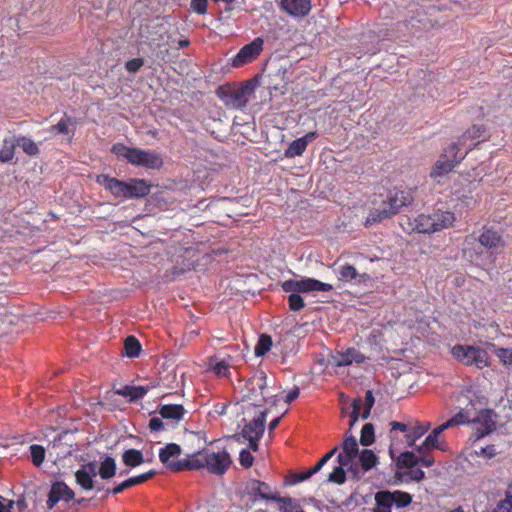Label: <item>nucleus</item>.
<instances>
[{"mask_svg": "<svg viewBox=\"0 0 512 512\" xmlns=\"http://www.w3.org/2000/svg\"><path fill=\"white\" fill-rule=\"evenodd\" d=\"M96 182L109 191L115 198L139 199L150 194L152 184L141 178H130L128 181L119 180L108 174H100Z\"/></svg>", "mask_w": 512, "mask_h": 512, "instance_id": "obj_1", "label": "nucleus"}, {"mask_svg": "<svg viewBox=\"0 0 512 512\" xmlns=\"http://www.w3.org/2000/svg\"><path fill=\"white\" fill-rule=\"evenodd\" d=\"M410 13L411 15L405 21L406 26L413 34L418 31H427L434 27L443 26L448 21L447 11L433 4L422 5L410 11Z\"/></svg>", "mask_w": 512, "mask_h": 512, "instance_id": "obj_2", "label": "nucleus"}, {"mask_svg": "<svg viewBox=\"0 0 512 512\" xmlns=\"http://www.w3.org/2000/svg\"><path fill=\"white\" fill-rule=\"evenodd\" d=\"M258 86V77L245 81L239 86L221 85L216 90L217 97L225 106L233 109H243L246 107L249 98L253 95Z\"/></svg>", "mask_w": 512, "mask_h": 512, "instance_id": "obj_3", "label": "nucleus"}, {"mask_svg": "<svg viewBox=\"0 0 512 512\" xmlns=\"http://www.w3.org/2000/svg\"><path fill=\"white\" fill-rule=\"evenodd\" d=\"M413 202V197L410 193L405 191H397L393 195L388 196L387 200L383 201L379 208L373 209L369 212L365 227H371L383 220L389 219L399 213L400 209L408 206Z\"/></svg>", "mask_w": 512, "mask_h": 512, "instance_id": "obj_4", "label": "nucleus"}, {"mask_svg": "<svg viewBox=\"0 0 512 512\" xmlns=\"http://www.w3.org/2000/svg\"><path fill=\"white\" fill-rule=\"evenodd\" d=\"M455 219V214L451 211L435 210L428 215H419L411 225L412 230L418 233L431 234L452 226Z\"/></svg>", "mask_w": 512, "mask_h": 512, "instance_id": "obj_5", "label": "nucleus"}, {"mask_svg": "<svg viewBox=\"0 0 512 512\" xmlns=\"http://www.w3.org/2000/svg\"><path fill=\"white\" fill-rule=\"evenodd\" d=\"M375 507L372 512H391L392 508L401 509L409 506L413 496L401 490H379L375 493Z\"/></svg>", "mask_w": 512, "mask_h": 512, "instance_id": "obj_6", "label": "nucleus"}, {"mask_svg": "<svg viewBox=\"0 0 512 512\" xmlns=\"http://www.w3.org/2000/svg\"><path fill=\"white\" fill-rule=\"evenodd\" d=\"M453 357L466 366L482 369L489 366L488 352L480 347L457 344L451 351Z\"/></svg>", "mask_w": 512, "mask_h": 512, "instance_id": "obj_7", "label": "nucleus"}, {"mask_svg": "<svg viewBox=\"0 0 512 512\" xmlns=\"http://www.w3.org/2000/svg\"><path fill=\"white\" fill-rule=\"evenodd\" d=\"M285 292L310 293L314 291L328 292L333 290V286L328 283L321 282L314 278H303L301 280H286L281 284Z\"/></svg>", "mask_w": 512, "mask_h": 512, "instance_id": "obj_8", "label": "nucleus"}, {"mask_svg": "<svg viewBox=\"0 0 512 512\" xmlns=\"http://www.w3.org/2000/svg\"><path fill=\"white\" fill-rule=\"evenodd\" d=\"M203 464L210 473L222 476L232 465V459L225 449L221 452H205Z\"/></svg>", "mask_w": 512, "mask_h": 512, "instance_id": "obj_9", "label": "nucleus"}, {"mask_svg": "<svg viewBox=\"0 0 512 512\" xmlns=\"http://www.w3.org/2000/svg\"><path fill=\"white\" fill-rule=\"evenodd\" d=\"M264 40L261 37L255 38L252 42L244 45L232 58L231 66L242 67L253 62L263 51Z\"/></svg>", "mask_w": 512, "mask_h": 512, "instance_id": "obj_10", "label": "nucleus"}, {"mask_svg": "<svg viewBox=\"0 0 512 512\" xmlns=\"http://www.w3.org/2000/svg\"><path fill=\"white\" fill-rule=\"evenodd\" d=\"M497 414L492 409H483L481 410L477 417L472 420L474 424H477L475 439L478 440L493 431L497 428L496 422Z\"/></svg>", "mask_w": 512, "mask_h": 512, "instance_id": "obj_11", "label": "nucleus"}, {"mask_svg": "<svg viewBox=\"0 0 512 512\" xmlns=\"http://www.w3.org/2000/svg\"><path fill=\"white\" fill-rule=\"evenodd\" d=\"M75 497L74 491L63 481H55L48 493L47 508L52 509L59 501L70 502Z\"/></svg>", "mask_w": 512, "mask_h": 512, "instance_id": "obj_12", "label": "nucleus"}, {"mask_svg": "<svg viewBox=\"0 0 512 512\" xmlns=\"http://www.w3.org/2000/svg\"><path fill=\"white\" fill-rule=\"evenodd\" d=\"M366 357L355 348H348L345 352H336L328 358V364L335 367L349 366L353 362L361 364Z\"/></svg>", "mask_w": 512, "mask_h": 512, "instance_id": "obj_13", "label": "nucleus"}, {"mask_svg": "<svg viewBox=\"0 0 512 512\" xmlns=\"http://www.w3.org/2000/svg\"><path fill=\"white\" fill-rule=\"evenodd\" d=\"M342 452L337 455V462L341 465H349L357 458L359 450L357 439L354 435H347L342 442Z\"/></svg>", "mask_w": 512, "mask_h": 512, "instance_id": "obj_14", "label": "nucleus"}, {"mask_svg": "<svg viewBox=\"0 0 512 512\" xmlns=\"http://www.w3.org/2000/svg\"><path fill=\"white\" fill-rule=\"evenodd\" d=\"M143 149L136 147H128L123 143L113 144L111 147V153L116 155L118 158L127 160L133 166H138Z\"/></svg>", "mask_w": 512, "mask_h": 512, "instance_id": "obj_15", "label": "nucleus"}, {"mask_svg": "<svg viewBox=\"0 0 512 512\" xmlns=\"http://www.w3.org/2000/svg\"><path fill=\"white\" fill-rule=\"evenodd\" d=\"M267 412V409L261 411L257 417L244 425L242 429L243 438H250L251 436H263L265 432Z\"/></svg>", "mask_w": 512, "mask_h": 512, "instance_id": "obj_16", "label": "nucleus"}, {"mask_svg": "<svg viewBox=\"0 0 512 512\" xmlns=\"http://www.w3.org/2000/svg\"><path fill=\"white\" fill-rule=\"evenodd\" d=\"M156 474L157 472L154 469H151L146 473L130 477L115 486L113 489H107L106 494H119L130 487L146 482L147 480L153 478Z\"/></svg>", "mask_w": 512, "mask_h": 512, "instance_id": "obj_17", "label": "nucleus"}, {"mask_svg": "<svg viewBox=\"0 0 512 512\" xmlns=\"http://www.w3.org/2000/svg\"><path fill=\"white\" fill-rule=\"evenodd\" d=\"M270 490V486L267 483L256 479H249L244 487L246 494L264 500H271L273 494L270 493Z\"/></svg>", "mask_w": 512, "mask_h": 512, "instance_id": "obj_18", "label": "nucleus"}, {"mask_svg": "<svg viewBox=\"0 0 512 512\" xmlns=\"http://www.w3.org/2000/svg\"><path fill=\"white\" fill-rule=\"evenodd\" d=\"M202 454V451H198L192 455L191 459H183L173 462L171 465H169V470L172 472H181L204 468L203 459L198 458V456Z\"/></svg>", "mask_w": 512, "mask_h": 512, "instance_id": "obj_19", "label": "nucleus"}, {"mask_svg": "<svg viewBox=\"0 0 512 512\" xmlns=\"http://www.w3.org/2000/svg\"><path fill=\"white\" fill-rule=\"evenodd\" d=\"M478 240L483 247L489 250L505 245L502 235L492 228H484Z\"/></svg>", "mask_w": 512, "mask_h": 512, "instance_id": "obj_20", "label": "nucleus"}, {"mask_svg": "<svg viewBox=\"0 0 512 512\" xmlns=\"http://www.w3.org/2000/svg\"><path fill=\"white\" fill-rule=\"evenodd\" d=\"M164 164L162 155L156 150H143L138 164L145 169L158 170Z\"/></svg>", "mask_w": 512, "mask_h": 512, "instance_id": "obj_21", "label": "nucleus"}, {"mask_svg": "<svg viewBox=\"0 0 512 512\" xmlns=\"http://www.w3.org/2000/svg\"><path fill=\"white\" fill-rule=\"evenodd\" d=\"M157 412L163 419L178 423L183 419L186 410L181 404H165L161 405Z\"/></svg>", "mask_w": 512, "mask_h": 512, "instance_id": "obj_22", "label": "nucleus"}, {"mask_svg": "<svg viewBox=\"0 0 512 512\" xmlns=\"http://www.w3.org/2000/svg\"><path fill=\"white\" fill-rule=\"evenodd\" d=\"M457 164L458 160L448 158V154H442L438 161L435 163L430 176L434 179L437 177H442L448 174Z\"/></svg>", "mask_w": 512, "mask_h": 512, "instance_id": "obj_23", "label": "nucleus"}, {"mask_svg": "<svg viewBox=\"0 0 512 512\" xmlns=\"http://www.w3.org/2000/svg\"><path fill=\"white\" fill-rule=\"evenodd\" d=\"M340 279L345 281H355L356 283H364L370 279L366 273L359 274L356 268L350 264H345L339 271Z\"/></svg>", "mask_w": 512, "mask_h": 512, "instance_id": "obj_24", "label": "nucleus"}, {"mask_svg": "<svg viewBox=\"0 0 512 512\" xmlns=\"http://www.w3.org/2000/svg\"><path fill=\"white\" fill-rule=\"evenodd\" d=\"M182 452L181 447L176 443H169L164 448L160 449L159 459L161 463H163L167 469H169V465H171L174 461L170 459L173 457L180 456Z\"/></svg>", "mask_w": 512, "mask_h": 512, "instance_id": "obj_25", "label": "nucleus"}, {"mask_svg": "<svg viewBox=\"0 0 512 512\" xmlns=\"http://www.w3.org/2000/svg\"><path fill=\"white\" fill-rule=\"evenodd\" d=\"M447 428L444 424L439 425L434 428L432 432L425 439V446L433 447L434 449H438L440 451H446V443L444 441L439 440V436L445 431Z\"/></svg>", "mask_w": 512, "mask_h": 512, "instance_id": "obj_26", "label": "nucleus"}, {"mask_svg": "<svg viewBox=\"0 0 512 512\" xmlns=\"http://www.w3.org/2000/svg\"><path fill=\"white\" fill-rule=\"evenodd\" d=\"M417 465H419L418 456L412 451H404L397 457L396 467L400 470H410Z\"/></svg>", "mask_w": 512, "mask_h": 512, "instance_id": "obj_27", "label": "nucleus"}, {"mask_svg": "<svg viewBox=\"0 0 512 512\" xmlns=\"http://www.w3.org/2000/svg\"><path fill=\"white\" fill-rule=\"evenodd\" d=\"M141 350L142 346L135 336L129 335L126 337L123 347L124 355H126L129 358H136L140 355Z\"/></svg>", "mask_w": 512, "mask_h": 512, "instance_id": "obj_28", "label": "nucleus"}, {"mask_svg": "<svg viewBox=\"0 0 512 512\" xmlns=\"http://www.w3.org/2000/svg\"><path fill=\"white\" fill-rule=\"evenodd\" d=\"M122 461L127 467H136L144 462L143 453L140 450L131 448L124 451Z\"/></svg>", "mask_w": 512, "mask_h": 512, "instance_id": "obj_29", "label": "nucleus"}, {"mask_svg": "<svg viewBox=\"0 0 512 512\" xmlns=\"http://www.w3.org/2000/svg\"><path fill=\"white\" fill-rule=\"evenodd\" d=\"M116 469L115 459L111 456H106L100 463L98 473L102 479L107 480L116 475Z\"/></svg>", "mask_w": 512, "mask_h": 512, "instance_id": "obj_30", "label": "nucleus"}, {"mask_svg": "<svg viewBox=\"0 0 512 512\" xmlns=\"http://www.w3.org/2000/svg\"><path fill=\"white\" fill-rule=\"evenodd\" d=\"M359 464L364 471H369L378 463V457L370 449H363L357 456Z\"/></svg>", "mask_w": 512, "mask_h": 512, "instance_id": "obj_31", "label": "nucleus"}, {"mask_svg": "<svg viewBox=\"0 0 512 512\" xmlns=\"http://www.w3.org/2000/svg\"><path fill=\"white\" fill-rule=\"evenodd\" d=\"M431 427L429 422L427 423H419L412 428V430L405 435L407 446L412 447L415 446L416 440L421 438Z\"/></svg>", "mask_w": 512, "mask_h": 512, "instance_id": "obj_32", "label": "nucleus"}, {"mask_svg": "<svg viewBox=\"0 0 512 512\" xmlns=\"http://www.w3.org/2000/svg\"><path fill=\"white\" fill-rule=\"evenodd\" d=\"M17 145L15 144V136L12 138H5L3 140V147L0 150V162L8 163L12 161L15 155V149Z\"/></svg>", "mask_w": 512, "mask_h": 512, "instance_id": "obj_33", "label": "nucleus"}, {"mask_svg": "<svg viewBox=\"0 0 512 512\" xmlns=\"http://www.w3.org/2000/svg\"><path fill=\"white\" fill-rule=\"evenodd\" d=\"M15 144L29 156H36L40 153L37 144L30 138L25 136L15 137Z\"/></svg>", "mask_w": 512, "mask_h": 512, "instance_id": "obj_34", "label": "nucleus"}, {"mask_svg": "<svg viewBox=\"0 0 512 512\" xmlns=\"http://www.w3.org/2000/svg\"><path fill=\"white\" fill-rule=\"evenodd\" d=\"M306 148L307 146L305 145V140L297 138L289 144L288 148L284 152V156L286 158L301 156L305 152Z\"/></svg>", "mask_w": 512, "mask_h": 512, "instance_id": "obj_35", "label": "nucleus"}, {"mask_svg": "<svg viewBox=\"0 0 512 512\" xmlns=\"http://www.w3.org/2000/svg\"><path fill=\"white\" fill-rule=\"evenodd\" d=\"M75 479L76 482L85 490H91L95 487L93 477L85 468L76 471Z\"/></svg>", "mask_w": 512, "mask_h": 512, "instance_id": "obj_36", "label": "nucleus"}, {"mask_svg": "<svg viewBox=\"0 0 512 512\" xmlns=\"http://www.w3.org/2000/svg\"><path fill=\"white\" fill-rule=\"evenodd\" d=\"M272 344L273 342L270 335L265 333L261 334L254 349L255 355L257 357L264 356L271 349Z\"/></svg>", "mask_w": 512, "mask_h": 512, "instance_id": "obj_37", "label": "nucleus"}, {"mask_svg": "<svg viewBox=\"0 0 512 512\" xmlns=\"http://www.w3.org/2000/svg\"><path fill=\"white\" fill-rule=\"evenodd\" d=\"M375 441V428L372 423H366L361 429L360 444L362 446H371Z\"/></svg>", "mask_w": 512, "mask_h": 512, "instance_id": "obj_38", "label": "nucleus"}, {"mask_svg": "<svg viewBox=\"0 0 512 512\" xmlns=\"http://www.w3.org/2000/svg\"><path fill=\"white\" fill-rule=\"evenodd\" d=\"M348 465L338 464L334 470L328 475V481L341 485L346 481L347 471L344 469Z\"/></svg>", "mask_w": 512, "mask_h": 512, "instance_id": "obj_39", "label": "nucleus"}, {"mask_svg": "<svg viewBox=\"0 0 512 512\" xmlns=\"http://www.w3.org/2000/svg\"><path fill=\"white\" fill-rule=\"evenodd\" d=\"M30 454L32 463L39 467L45 459V449L41 445L33 444L30 446Z\"/></svg>", "mask_w": 512, "mask_h": 512, "instance_id": "obj_40", "label": "nucleus"}, {"mask_svg": "<svg viewBox=\"0 0 512 512\" xmlns=\"http://www.w3.org/2000/svg\"><path fill=\"white\" fill-rule=\"evenodd\" d=\"M470 418L467 412L464 410H460L457 414H455L448 421L443 423L447 429L452 428L454 426H458L461 424L469 423Z\"/></svg>", "mask_w": 512, "mask_h": 512, "instance_id": "obj_41", "label": "nucleus"}, {"mask_svg": "<svg viewBox=\"0 0 512 512\" xmlns=\"http://www.w3.org/2000/svg\"><path fill=\"white\" fill-rule=\"evenodd\" d=\"M363 406V401L360 397L353 399L351 403L352 411L350 412V420H349V426L350 429L353 428V426L356 424L360 417V410Z\"/></svg>", "mask_w": 512, "mask_h": 512, "instance_id": "obj_42", "label": "nucleus"}, {"mask_svg": "<svg viewBox=\"0 0 512 512\" xmlns=\"http://www.w3.org/2000/svg\"><path fill=\"white\" fill-rule=\"evenodd\" d=\"M288 303L291 311H300L305 307V302L300 292H290Z\"/></svg>", "mask_w": 512, "mask_h": 512, "instance_id": "obj_43", "label": "nucleus"}, {"mask_svg": "<svg viewBox=\"0 0 512 512\" xmlns=\"http://www.w3.org/2000/svg\"><path fill=\"white\" fill-rule=\"evenodd\" d=\"M496 355L501 363L509 370L512 371V349L499 348L496 350Z\"/></svg>", "mask_w": 512, "mask_h": 512, "instance_id": "obj_44", "label": "nucleus"}, {"mask_svg": "<svg viewBox=\"0 0 512 512\" xmlns=\"http://www.w3.org/2000/svg\"><path fill=\"white\" fill-rule=\"evenodd\" d=\"M486 132V127L482 124H475L468 128L463 137L466 139H477L480 138Z\"/></svg>", "mask_w": 512, "mask_h": 512, "instance_id": "obj_45", "label": "nucleus"}, {"mask_svg": "<svg viewBox=\"0 0 512 512\" xmlns=\"http://www.w3.org/2000/svg\"><path fill=\"white\" fill-rule=\"evenodd\" d=\"M213 361H214V359L211 358L210 365L212 366L213 371L218 376H226L229 373L230 364L225 359L217 361V362H215V364H212Z\"/></svg>", "mask_w": 512, "mask_h": 512, "instance_id": "obj_46", "label": "nucleus"}, {"mask_svg": "<svg viewBox=\"0 0 512 512\" xmlns=\"http://www.w3.org/2000/svg\"><path fill=\"white\" fill-rule=\"evenodd\" d=\"M266 379L267 376L265 372L260 371L258 374H256L249 380L248 384L252 385V390H254L255 386H257L260 389L261 393H263L264 389L266 388Z\"/></svg>", "mask_w": 512, "mask_h": 512, "instance_id": "obj_47", "label": "nucleus"}, {"mask_svg": "<svg viewBox=\"0 0 512 512\" xmlns=\"http://www.w3.org/2000/svg\"><path fill=\"white\" fill-rule=\"evenodd\" d=\"M339 446H335L329 452H327L313 467L312 473H318L322 467L338 452Z\"/></svg>", "mask_w": 512, "mask_h": 512, "instance_id": "obj_48", "label": "nucleus"}, {"mask_svg": "<svg viewBox=\"0 0 512 512\" xmlns=\"http://www.w3.org/2000/svg\"><path fill=\"white\" fill-rule=\"evenodd\" d=\"M239 462L244 468H250L254 463V456L248 449H242L239 453Z\"/></svg>", "mask_w": 512, "mask_h": 512, "instance_id": "obj_49", "label": "nucleus"}, {"mask_svg": "<svg viewBox=\"0 0 512 512\" xmlns=\"http://www.w3.org/2000/svg\"><path fill=\"white\" fill-rule=\"evenodd\" d=\"M169 423H164L162 417H152L149 420L148 427L152 432H159L161 430H164L167 426H169Z\"/></svg>", "mask_w": 512, "mask_h": 512, "instance_id": "obj_50", "label": "nucleus"}, {"mask_svg": "<svg viewBox=\"0 0 512 512\" xmlns=\"http://www.w3.org/2000/svg\"><path fill=\"white\" fill-rule=\"evenodd\" d=\"M143 65V58H133L125 63V68L129 73H137Z\"/></svg>", "mask_w": 512, "mask_h": 512, "instance_id": "obj_51", "label": "nucleus"}, {"mask_svg": "<svg viewBox=\"0 0 512 512\" xmlns=\"http://www.w3.org/2000/svg\"><path fill=\"white\" fill-rule=\"evenodd\" d=\"M496 512H512V494L506 492V498L497 505Z\"/></svg>", "mask_w": 512, "mask_h": 512, "instance_id": "obj_52", "label": "nucleus"}, {"mask_svg": "<svg viewBox=\"0 0 512 512\" xmlns=\"http://www.w3.org/2000/svg\"><path fill=\"white\" fill-rule=\"evenodd\" d=\"M460 149L455 143H451L445 150L443 154H448V158H452L455 160H458V163H460L464 158L466 154L458 155Z\"/></svg>", "mask_w": 512, "mask_h": 512, "instance_id": "obj_53", "label": "nucleus"}, {"mask_svg": "<svg viewBox=\"0 0 512 512\" xmlns=\"http://www.w3.org/2000/svg\"><path fill=\"white\" fill-rule=\"evenodd\" d=\"M72 121L71 117L61 119L56 125H53L51 131H56L59 134H68V123Z\"/></svg>", "mask_w": 512, "mask_h": 512, "instance_id": "obj_54", "label": "nucleus"}, {"mask_svg": "<svg viewBox=\"0 0 512 512\" xmlns=\"http://www.w3.org/2000/svg\"><path fill=\"white\" fill-rule=\"evenodd\" d=\"M149 390V387L131 386V402L141 399Z\"/></svg>", "mask_w": 512, "mask_h": 512, "instance_id": "obj_55", "label": "nucleus"}, {"mask_svg": "<svg viewBox=\"0 0 512 512\" xmlns=\"http://www.w3.org/2000/svg\"><path fill=\"white\" fill-rule=\"evenodd\" d=\"M478 456H482L487 459H491L498 454L495 445H487L486 447H482L479 452H476Z\"/></svg>", "mask_w": 512, "mask_h": 512, "instance_id": "obj_56", "label": "nucleus"}, {"mask_svg": "<svg viewBox=\"0 0 512 512\" xmlns=\"http://www.w3.org/2000/svg\"><path fill=\"white\" fill-rule=\"evenodd\" d=\"M208 0H191L192 9L198 14H205L207 12Z\"/></svg>", "mask_w": 512, "mask_h": 512, "instance_id": "obj_57", "label": "nucleus"}, {"mask_svg": "<svg viewBox=\"0 0 512 512\" xmlns=\"http://www.w3.org/2000/svg\"><path fill=\"white\" fill-rule=\"evenodd\" d=\"M405 475L415 482H420L425 478V472L420 468H411Z\"/></svg>", "mask_w": 512, "mask_h": 512, "instance_id": "obj_58", "label": "nucleus"}, {"mask_svg": "<svg viewBox=\"0 0 512 512\" xmlns=\"http://www.w3.org/2000/svg\"><path fill=\"white\" fill-rule=\"evenodd\" d=\"M271 500L278 502V503H282V504H284L283 506H287V507H294V505H295L294 500L291 497H283V496L279 495L278 493L273 494L271 497Z\"/></svg>", "mask_w": 512, "mask_h": 512, "instance_id": "obj_59", "label": "nucleus"}, {"mask_svg": "<svg viewBox=\"0 0 512 512\" xmlns=\"http://www.w3.org/2000/svg\"><path fill=\"white\" fill-rule=\"evenodd\" d=\"M347 471L351 473V478L354 481H359L362 478V474L360 472L359 465L357 463H351L348 466Z\"/></svg>", "mask_w": 512, "mask_h": 512, "instance_id": "obj_60", "label": "nucleus"}, {"mask_svg": "<svg viewBox=\"0 0 512 512\" xmlns=\"http://www.w3.org/2000/svg\"><path fill=\"white\" fill-rule=\"evenodd\" d=\"M391 425V430H390V439L391 441H393V432L394 431H401V432H407L408 431V426L402 422H398V421H392L390 423Z\"/></svg>", "mask_w": 512, "mask_h": 512, "instance_id": "obj_61", "label": "nucleus"}, {"mask_svg": "<svg viewBox=\"0 0 512 512\" xmlns=\"http://www.w3.org/2000/svg\"><path fill=\"white\" fill-rule=\"evenodd\" d=\"M315 473H312V469H308L307 471H304V472H300V473H297L295 474V478L294 480L292 481L293 484L295 483H299V482H303L305 480H308L309 478H311Z\"/></svg>", "mask_w": 512, "mask_h": 512, "instance_id": "obj_62", "label": "nucleus"}, {"mask_svg": "<svg viewBox=\"0 0 512 512\" xmlns=\"http://www.w3.org/2000/svg\"><path fill=\"white\" fill-rule=\"evenodd\" d=\"M418 460L419 464L424 467H431L435 462L434 458L430 455V452L425 455L418 456Z\"/></svg>", "mask_w": 512, "mask_h": 512, "instance_id": "obj_63", "label": "nucleus"}, {"mask_svg": "<svg viewBox=\"0 0 512 512\" xmlns=\"http://www.w3.org/2000/svg\"><path fill=\"white\" fill-rule=\"evenodd\" d=\"M391 7V3L385 2L380 8V14L385 18L393 17L394 11L391 9Z\"/></svg>", "mask_w": 512, "mask_h": 512, "instance_id": "obj_64", "label": "nucleus"}]
</instances>
